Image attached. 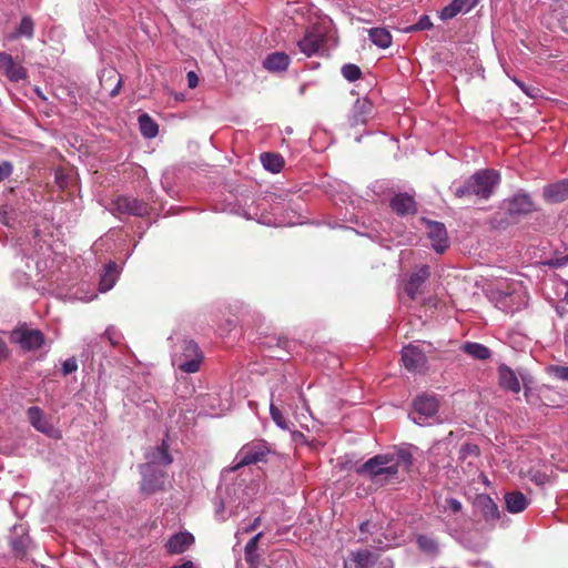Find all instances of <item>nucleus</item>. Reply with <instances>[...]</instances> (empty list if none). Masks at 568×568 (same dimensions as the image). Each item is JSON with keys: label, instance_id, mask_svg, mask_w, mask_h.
Returning a JSON list of instances; mask_svg holds the SVG:
<instances>
[{"label": "nucleus", "instance_id": "nucleus-18", "mask_svg": "<svg viewBox=\"0 0 568 568\" xmlns=\"http://www.w3.org/2000/svg\"><path fill=\"white\" fill-rule=\"evenodd\" d=\"M542 196L547 203H560L568 199V179L548 184L544 187Z\"/></svg>", "mask_w": 568, "mask_h": 568}, {"label": "nucleus", "instance_id": "nucleus-35", "mask_svg": "<svg viewBox=\"0 0 568 568\" xmlns=\"http://www.w3.org/2000/svg\"><path fill=\"white\" fill-rule=\"evenodd\" d=\"M479 447L476 444L466 443L459 449V459L465 462L469 458L468 465L473 464V460L479 457Z\"/></svg>", "mask_w": 568, "mask_h": 568}, {"label": "nucleus", "instance_id": "nucleus-17", "mask_svg": "<svg viewBox=\"0 0 568 568\" xmlns=\"http://www.w3.org/2000/svg\"><path fill=\"white\" fill-rule=\"evenodd\" d=\"M194 544V536L187 531H180L170 537L164 545L168 554L180 555L186 551Z\"/></svg>", "mask_w": 568, "mask_h": 568}, {"label": "nucleus", "instance_id": "nucleus-12", "mask_svg": "<svg viewBox=\"0 0 568 568\" xmlns=\"http://www.w3.org/2000/svg\"><path fill=\"white\" fill-rule=\"evenodd\" d=\"M427 225L428 237L432 241L433 248L442 254L448 247V235L443 223L436 221L424 220Z\"/></svg>", "mask_w": 568, "mask_h": 568}, {"label": "nucleus", "instance_id": "nucleus-4", "mask_svg": "<svg viewBox=\"0 0 568 568\" xmlns=\"http://www.w3.org/2000/svg\"><path fill=\"white\" fill-rule=\"evenodd\" d=\"M142 480L140 489L144 495H152L165 489L166 471L159 469L153 464H144L140 467Z\"/></svg>", "mask_w": 568, "mask_h": 568}, {"label": "nucleus", "instance_id": "nucleus-45", "mask_svg": "<svg viewBox=\"0 0 568 568\" xmlns=\"http://www.w3.org/2000/svg\"><path fill=\"white\" fill-rule=\"evenodd\" d=\"M78 369V363L74 357L68 358L62 363V373L63 375L72 374Z\"/></svg>", "mask_w": 568, "mask_h": 568}, {"label": "nucleus", "instance_id": "nucleus-10", "mask_svg": "<svg viewBox=\"0 0 568 568\" xmlns=\"http://www.w3.org/2000/svg\"><path fill=\"white\" fill-rule=\"evenodd\" d=\"M27 416L30 424L40 433L51 437L61 438V433L52 423L44 416L42 409L38 406H31L27 410Z\"/></svg>", "mask_w": 568, "mask_h": 568}, {"label": "nucleus", "instance_id": "nucleus-21", "mask_svg": "<svg viewBox=\"0 0 568 568\" xmlns=\"http://www.w3.org/2000/svg\"><path fill=\"white\" fill-rule=\"evenodd\" d=\"M100 84L103 90H109V95L111 98L116 97L120 93L122 87V78L120 73L114 70H103L100 77Z\"/></svg>", "mask_w": 568, "mask_h": 568}, {"label": "nucleus", "instance_id": "nucleus-29", "mask_svg": "<svg viewBox=\"0 0 568 568\" xmlns=\"http://www.w3.org/2000/svg\"><path fill=\"white\" fill-rule=\"evenodd\" d=\"M462 349L475 359L485 361L491 356L490 349L480 343L467 342Z\"/></svg>", "mask_w": 568, "mask_h": 568}, {"label": "nucleus", "instance_id": "nucleus-13", "mask_svg": "<svg viewBox=\"0 0 568 568\" xmlns=\"http://www.w3.org/2000/svg\"><path fill=\"white\" fill-rule=\"evenodd\" d=\"M324 44L325 37L315 30L306 31L304 37L297 42L300 51L306 57H312L318 53Z\"/></svg>", "mask_w": 568, "mask_h": 568}, {"label": "nucleus", "instance_id": "nucleus-28", "mask_svg": "<svg viewBox=\"0 0 568 568\" xmlns=\"http://www.w3.org/2000/svg\"><path fill=\"white\" fill-rule=\"evenodd\" d=\"M260 159L264 169L272 173H278L284 168V159L278 153L264 152Z\"/></svg>", "mask_w": 568, "mask_h": 568}, {"label": "nucleus", "instance_id": "nucleus-20", "mask_svg": "<svg viewBox=\"0 0 568 568\" xmlns=\"http://www.w3.org/2000/svg\"><path fill=\"white\" fill-rule=\"evenodd\" d=\"M373 110V104L367 99H357L352 108L349 114V122L352 125H359L366 123L368 115Z\"/></svg>", "mask_w": 568, "mask_h": 568}, {"label": "nucleus", "instance_id": "nucleus-41", "mask_svg": "<svg viewBox=\"0 0 568 568\" xmlns=\"http://www.w3.org/2000/svg\"><path fill=\"white\" fill-rule=\"evenodd\" d=\"M394 463L398 464V468L403 465L405 468H409L413 464L412 455L408 452L400 450L398 454L393 455Z\"/></svg>", "mask_w": 568, "mask_h": 568}, {"label": "nucleus", "instance_id": "nucleus-44", "mask_svg": "<svg viewBox=\"0 0 568 568\" xmlns=\"http://www.w3.org/2000/svg\"><path fill=\"white\" fill-rule=\"evenodd\" d=\"M262 536H263V532L256 534L245 545V555H246V557H250L257 549V544H258L260 539L262 538Z\"/></svg>", "mask_w": 568, "mask_h": 568}, {"label": "nucleus", "instance_id": "nucleus-46", "mask_svg": "<svg viewBox=\"0 0 568 568\" xmlns=\"http://www.w3.org/2000/svg\"><path fill=\"white\" fill-rule=\"evenodd\" d=\"M13 172V166L10 162L3 161L0 163V183L7 180Z\"/></svg>", "mask_w": 568, "mask_h": 568}, {"label": "nucleus", "instance_id": "nucleus-16", "mask_svg": "<svg viewBox=\"0 0 568 568\" xmlns=\"http://www.w3.org/2000/svg\"><path fill=\"white\" fill-rule=\"evenodd\" d=\"M389 206L393 212L400 216L414 215L417 212L416 201L408 193L395 194L389 202Z\"/></svg>", "mask_w": 568, "mask_h": 568}, {"label": "nucleus", "instance_id": "nucleus-54", "mask_svg": "<svg viewBox=\"0 0 568 568\" xmlns=\"http://www.w3.org/2000/svg\"><path fill=\"white\" fill-rule=\"evenodd\" d=\"M171 568H194V564L191 560H185L180 565H174Z\"/></svg>", "mask_w": 568, "mask_h": 568}, {"label": "nucleus", "instance_id": "nucleus-6", "mask_svg": "<svg viewBox=\"0 0 568 568\" xmlns=\"http://www.w3.org/2000/svg\"><path fill=\"white\" fill-rule=\"evenodd\" d=\"M113 214H129L134 216H144L149 213V205L135 197L118 195L110 203L109 209Z\"/></svg>", "mask_w": 568, "mask_h": 568}, {"label": "nucleus", "instance_id": "nucleus-37", "mask_svg": "<svg viewBox=\"0 0 568 568\" xmlns=\"http://www.w3.org/2000/svg\"><path fill=\"white\" fill-rule=\"evenodd\" d=\"M433 27V22L430 21L427 14H423L419 20L409 27L404 29V32H416L423 30H429Z\"/></svg>", "mask_w": 568, "mask_h": 568}, {"label": "nucleus", "instance_id": "nucleus-55", "mask_svg": "<svg viewBox=\"0 0 568 568\" xmlns=\"http://www.w3.org/2000/svg\"><path fill=\"white\" fill-rule=\"evenodd\" d=\"M546 475L537 473L531 480L536 481L538 485H541L545 483Z\"/></svg>", "mask_w": 568, "mask_h": 568}, {"label": "nucleus", "instance_id": "nucleus-3", "mask_svg": "<svg viewBox=\"0 0 568 568\" xmlns=\"http://www.w3.org/2000/svg\"><path fill=\"white\" fill-rule=\"evenodd\" d=\"M204 355L197 343L192 339H184L181 353L173 358V364L186 374H194L200 371Z\"/></svg>", "mask_w": 568, "mask_h": 568}, {"label": "nucleus", "instance_id": "nucleus-33", "mask_svg": "<svg viewBox=\"0 0 568 568\" xmlns=\"http://www.w3.org/2000/svg\"><path fill=\"white\" fill-rule=\"evenodd\" d=\"M34 23L30 17H23L13 34L10 36L11 39H17L20 37H26L31 39L33 37Z\"/></svg>", "mask_w": 568, "mask_h": 568}, {"label": "nucleus", "instance_id": "nucleus-38", "mask_svg": "<svg viewBox=\"0 0 568 568\" xmlns=\"http://www.w3.org/2000/svg\"><path fill=\"white\" fill-rule=\"evenodd\" d=\"M270 414H271L273 422L280 428H282V429L288 428L285 417L283 416L282 412L277 408V406L273 403V400H271V404H270Z\"/></svg>", "mask_w": 568, "mask_h": 568}, {"label": "nucleus", "instance_id": "nucleus-19", "mask_svg": "<svg viewBox=\"0 0 568 568\" xmlns=\"http://www.w3.org/2000/svg\"><path fill=\"white\" fill-rule=\"evenodd\" d=\"M429 267L424 265L410 275L405 285V292L412 300H415L419 294H422V286L429 277Z\"/></svg>", "mask_w": 568, "mask_h": 568}, {"label": "nucleus", "instance_id": "nucleus-24", "mask_svg": "<svg viewBox=\"0 0 568 568\" xmlns=\"http://www.w3.org/2000/svg\"><path fill=\"white\" fill-rule=\"evenodd\" d=\"M291 59L285 52H273L265 58L263 67L271 72H282L288 68Z\"/></svg>", "mask_w": 568, "mask_h": 568}, {"label": "nucleus", "instance_id": "nucleus-36", "mask_svg": "<svg viewBox=\"0 0 568 568\" xmlns=\"http://www.w3.org/2000/svg\"><path fill=\"white\" fill-rule=\"evenodd\" d=\"M173 462L171 454L169 453V446L163 440L162 445L156 448L154 456L152 457V462L150 464H163L170 465Z\"/></svg>", "mask_w": 568, "mask_h": 568}, {"label": "nucleus", "instance_id": "nucleus-53", "mask_svg": "<svg viewBox=\"0 0 568 568\" xmlns=\"http://www.w3.org/2000/svg\"><path fill=\"white\" fill-rule=\"evenodd\" d=\"M344 568H359V566L352 557L347 556V558L344 560Z\"/></svg>", "mask_w": 568, "mask_h": 568}, {"label": "nucleus", "instance_id": "nucleus-34", "mask_svg": "<svg viewBox=\"0 0 568 568\" xmlns=\"http://www.w3.org/2000/svg\"><path fill=\"white\" fill-rule=\"evenodd\" d=\"M30 544V538L28 535H22L18 538H14L11 540V548L13 555L19 558L23 559L27 555V549Z\"/></svg>", "mask_w": 568, "mask_h": 568}, {"label": "nucleus", "instance_id": "nucleus-49", "mask_svg": "<svg viewBox=\"0 0 568 568\" xmlns=\"http://www.w3.org/2000/svg\"><path fill=\"white\" fill-rule=\"evenodd\" d=\"M189 88L194 89L199 84V78L194 71H190L186 74Z\"/></svg>", "mask_w": 568, "mask_h": 568}, {"label": "nucleus", "instance_id": "nucleus-48", "mask_svg": "<svg viewBox=\"0 0 568 568\" xmlns=\"http://www.w3.org/2000/svg\"><path fill=\"white\" fill-rule=\"evenodd\" d=\"M54 179H55V183L58 184V186L60 189L68 187V175L63 172L62 169L55 170Z\"/></svg>", "mask_w": 568, "mask_h": 568}, {"label": "nucleus", "instance_id": "nucleus-9", "mask_svg": "<svg viewBox=\"0 0 568 568\" xmlns=\"http://www.w3.org/2000/svg\"><path fill=\"white\" fill-rule=\"evenodd\" d=\"M402 362L405 368L412 373L426 371L427 357L424 352L415 345H407L402 349Z\"/></svg>", "mask_w": 568, "mask_h": 568}, {"label": "nucleus", "instance_id": "nucleus-32", "mask_svg": "<svg viewBox=\"0 0 568 568\" xmlns=\"http://www.w3.org/2000/svg\"><path fill=\"white\" fill-rule=\"evenodd\" d=\"M139 125L143 136L148 139L155 138L159 133V125L151 116L143 113L139 116Z\"/></svg>", "mask_w": 568, "mask_h": 568}, {"label": "nucleus", "instance_id": "nucleus-15", "mask_svg": "<svg viewBox=\"0 0 568 568\" xmlns=\"http://www.w3.org/2000/svg\"><path fill=\"white\" fill-rule=\"evenodd\" d=\"M475 506L479 509L484 520L491 527L495 526L500 517V513L491 497L486 494L478 495L475 500Z\"/></svg>", "mask_w": 568, "mask_h": 568}, {"label": "nucleus", "instance_id": "nucleus-14", "mask_svg": "<svg viewBox=\"0 0 568 568\" xmlns=\"http://www.w3.org/2000/svg\"><path fill=\"white\" fill-rule=\"evenodd\" d=\"M0 71L12 82H19L26 80L28 77L27 70L13 58L4 52L0 53Z\"/></svg>", "mask_w": 568, "mask_h": 568}, {"label": "nucleus", "instance_id": "nucleus-2", "mask_svg": "<svg viewBox=\"0 0 568 568\" xmlns=\"http://www.w3.org/2000/svg\"><path fill=\"white\" fill-rule=\"evenodd\" d=\"M356 473L368 476L372 480L378 481L384 476L385 480L396 478L398 474V464L394 463V456L389 454L376 455L361 465Z\"/></svg>", "mask_w": 568, "mask_h": 568}, {"label": "nucleus", "instance_id": "nucleus-30", "mask_svg": "<svg viewBox=\"0 0 568 568\" xmlns=\"http://www.w3.org/2000/svg\"><path fill=\"white\" fill-rule=\"evenodd\" d=\"M371 41L382 48L386 49L392 44V34L385 28H372L368 31Z\"/></svg>", "mask_w": 568, "mask_h": 568}, {"label": "nucleus", "instance_id": "nucleus-7", "mask_svg": "<svg viewBox=\"0 0 568 568\" xmlns=\"http://www.w3.org/2000/svg\"><path fill=\"white\" fill-rule=\"evenodd\" d=\"M10 338L12 343L19 344L22 349L28 352L41 348L45 342L40 329H31L26 326L14 328Z\"/></svg>", "mask_w": 568, "mask_h": 568}, {"label": "nucleus", "instance_id": "nucleus-25", "mask_svg": "<svg viewBox=\"0 0 568 568\" xmlns=\"http://www.w3.org/2000/svg\"><path fill=\"white\" fill-rule=\"evenodd\" d=\"M505 504L509 513L517 514L527 508L528 500L520 491H509L505 495Z\"/></svg>", "mask_w": 568, "mask_h": 568}, {"label": "nucleus", "instance_id": "nucleus-22", "mask_svg": "<svg viewBox=\"0 0 568 568\" xmlns=\"http://www.w3.org/2000/svg\"><path fill=\"white\" fill-rule=\"evenodd\" d=\"M477 4V0H453L440 11V19L449 20L460 12H468Z\"/></svg>", "mask_w": 568, "mask_h": 568}, {"label": "nucleus", "instance_id": "nucleus-23", "mask_svg": "<svg viewBox=\"0 0 568 568\" xmlns=\"http://www.w3.org/2000/svg\"><path fill=\"white\" fill-rule=\"evenodd\" d=\"M498 377H499V385L510 390L515 394H518L520 392V383L515 374V372L508 367L505 364H501L498 367Z\"/></svg>", "mask_w": 568, "mask_h": 568}, {"label": "nucleus", "instance_id": "nucleus-39", "mask_svg": "<svg viewBox=\"0 0 568 568\" xmlns=\"http://www.w3.org/2000/svg\"><path fill=\"white\" fill-rule=\"evenodd\" d=\"M342 74L348 81H356L362 77V70L358 65L348 63L342 68Z\"/></svg>", "mask_w": 568, "mask_h": 568}, {"label": "nucleus", "instance_id": "nucleus-42", "mask_svg": "<svg viewBox=\"0 0 568 568\" xmlns=\"http://www.w3.org/2000/svg\"><path fill=\"white\" fill-rule=\"evenodd\" d=\"M550 372L556 378L568 382V366L555 365Z\"/></svg>", "mask_w": 568, "mask_h": 568}, {"label": "nucleus", "instance_id": "nucleus-27", "mask_svg": "<svg viewBox=\"0 0 568 568\" xmlns=\"http://www.w3.org/2000/svg\"><path fill=\"white\" fill-rule=\"evenodd\" d=\"M359 568H373L377 561V552L368 549L354 550L348 554Z\"/></svg>", "mask_w": 568, "mask_h": 568}, {"label": "nucleus", "instance_id": "nucleus-52", "mask_svg": "<svg viewBox=\"0 0 568 568\" xmlns=\"http://www.w3.org/2000/svg\"><path fill=\"white\" fill-rule=\"evenodd\" d=\"M8 356V349L4 341L0 337V362Z\"/></svg>", "mask_w": 568, "mask_h": 568}, {"label": "nucleus", "instance_id": "nucleus-50", "mask_svg": "<svg viewBox=\"0 0 568 568\" xmlns=\"http://www.w3.org/2000/svg\"><path fill=\"white\" fill-rule=\"evenodd\" d=\"M375 568H394L393 560L389 558L378 559L374 566Z\"/></svg>", "mask_w": 568, "mask_h": 568}, {"label": "nucleus", "instance_id": "nucleus-51", "mask_svg": "<svg viewBox=\"0 0 568 568\" xmlns=\"http://www.w3.org/2000/svg\"><path fill=\"white\" fill-rule=\"evenodd\" d=\"M261 525V518L260 517H256L252 524H250L245 529H244V532H251L255 529H257V527Z\"/></svg>", "mask_w": 568, "mask_h": 568}, {"label": "nucleus", "instance_id": "nucleus-1", "mask_svg": "<svg viewBox=\"0 0 568 568\" xmlns=\"http://www.w3.org/2000/svg\"><path fill=\"white\" fill-rule=\"evenodd\" d=\"M500 183V174L493 169L479 170L469 176L464 184L454 190V195L457 199L471 200H488L496 186Z\"/></svg>", "mask_w": 568, "mask_h": 568}, {"label": "nucleus", "instance_id": "nucleus-31", "mask_svg": "<svg viewBox=\"0 0 568 568\" xmlns=\"http://www.w3.org/2000/svg\"><path fill=\"white\" fill-rule=\"evenodd\" d=\"M115 274H116V264L114 262L108 263L104 268V273L101 275V280L99 283V288L101 292H106L114 286L115 278H116Z\"/></svg>", "mask_w": 568, "mask_h": 568}, {"label": "nucleus", "instance_id": "nucleus-56", "mask_svg": "<svg viewBox=\"0 0 568 568\" xmlns=\"http://www.w3.org/2000/svg\"><path fill=\"white\" fill-rule=\"evenodd\" d=\"M550 265L561 266V265H564V263L560 262L559 260H557L556 262H551Z\"/></svg>", "mask_w": 568, "mask_h": 568}, {"label": "nucleus", "instance_id": "nucleus-26", "mask_svg": "<svg viewBox=\"0 0 568 568\" xmlns=\"http://www.w3.org/2000/svg\"><path fill=\"white\" fill-rule=\"evenodd\" d=\"M415 541H416L417 548L423 554H426L428 556H436L439 554V542H438L437 538H435L433 536L419 534L416 536Z\"/></svg>", "mask_w": 568, "mask_h": 568}, {"label": "nucleus", "instance_id": "nucleus-8", "mask_svg": "<svg viewBox=\"0 0 568 568\" xmlns=\"http://www.w3.org/2000/svg\"><path fill=\"white\" fill-rule=\"evenodd\" d=\"M506 213L510 217L530 214L535 211V203L527 193H516L504 201Z\"/></svg>", "mask_w": 568, "mask_h": 568}, {"label": "nucleus", "instance_id": "nucleus-40", "mask_svg": "<svg viewBox=\"0 0 568 568\" xmlns=\"http://www.w3.org/2000/svg\"><path fill=\"white\" fill-rule=\"evenodd\" d=\"M373 528H375V525L372 521H369V520L363 521L359 525L361 537H359L358 541L363 542V544H368L369 542L368 535H371L373 532L372 531Z\"/></svg>", "mask_w": 568, "mask_h": 568}, {"label": "nucleus", "instance_id": "nucleus-5", "mask_svg": "<svg viewBox=\"0 0 568 568\" xmlns=\"http://www.w3.org/2000/svg\"><path fill=\"white\" fill-rule=\"evenodd\" d=\"M438 408L439 400L436 395L426 393L418 395L413 402V413L417 415L413 417L414 423L425 425L429 418L437 415Z\"/></svg>", "mask_w": 568, "mask_h": 568}, {"label": "nucleus", "instance_id": "nucleus-43", "mask_svg": "<svg viewBox=\"0 0 568 568\" xmlns=\"http://www.w3.org/2000/svg\"><path fill=\"white\" fill-rule=\"evenodd\" d=\"M445 510H449L453 514H458L463 510L462 503L456 498H447L446 505L444 506Z\"/></svg>", "mask_w": 568, "mask_h": 568}, {"label": "nucleus", "instance_id": "nucleus-47", "mask_svg": "<svg viewBox=\"0 0 568 568\" xmlns=\"http://www.w3.org/2000/svg\"><path fill=\"white\" fill-rule=\"evenodd\" d=\"M103 337H106L111 345L116 346L120 344V335L114 327H108L103 333Z\"/></svg>", "mask_w": 568, "mask_h": 568}, {"label": "nucleus", "instance_id": "nucleus-11", "mask_svg": "<svg viewBox=\"0 0 568 568\" xmlns=\"http://www.w3.org/2000/svg\"><path fill=\"white\" fill-rule=\"evenodd\" d=\"M267 453L268 449L262 443L245 445L240 450L237 455L239 462L233 467V469L237 470L244 466L263 462Z\"/></svg>", "mask_w": 568, "mask_h": 568}]
</instances>
